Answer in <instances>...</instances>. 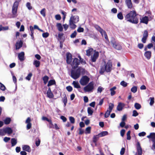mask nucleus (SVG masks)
I'll use <instances>...</instances> for the list:
<instances>
[{
    "label": "nucleus",
    "instance_id": "nucleus-37",
    "mask_svg": "<svg viewBox=\"0 0 155 155\" xmlns=\"http://www.w3.org/2000/svg\"><path fill=\"white\" fill-rule=\"evenodd\" d=\"M57 26L58 29L59 31H62L63 30V28L61 23H58Z\"/></svg>",
    "mask_w": 155,
    "mask_h": 155
},
{
    "label": "nucleus",
    "instance_id": "nucleus-13",
    "mask_svg": "<svg viewBox=\"0 0 155 155\" xmlns=\"http://www.w3.org/2000/svg\"><path fill=\"white\" fill-rule=\"evenodd\" d=\"M66 62L68 64H70L71 62L72 55L69 52L68 53L66 54Z\"/></svg>",
    "mask_w": 155,
    "mask_h": 155
},
{
    "label": "nucleus",
    "instance_id": "nucleus-4",
    "mask_svg": "<svg viewBox=\"0 0 155 155\" xmlns=\"http://www.w3.org/2000/svg\"><path fill=\"white\" fill-rule=\"evenodd\" d=\"M81 70L80 68L76 70H72L71 71V76L74 79L78 78L81 75Z\"/></svg>",
    "mask_w": 155,
    "mask_h": 155
},
{
    "label": "nucleus",
    "instance_id": "nucleus-49",
    "mask_svg": "<svg viewBox=\"0 0 155 155\" xmlns=\"http://www.w3.org/2000/svg\"><path fill=\"white\" fill-rule=\"evenodd\" d=\"M114 107V104L112 103H110L109 105V110L112 111V109H113Z\"/></svg>",
    "mask_w": 155,
    "mask_h": 155
},
{
    "label": "nucleus",
    "instance_id": "nucleus-50",
    "mask_svg": "<svg viewBox=\"0 0 155 155\" xmlns=\"http://www.w3.org/2000/svg\"><path fill=\"white\" fill-rule=\"evenodd\" d=\"M111 111H110L107 110L105 114V118H107L108 117H109L110 115V113H111Z\"/></svg>",
    "mask_w": 155,
    "mask_h": 155
},
{
    "label": "nucleus",
    "instance_id": "nucleus-10",
    "mask_svg": "<svg viewBox=\"0 0 155 155\" xmlns=\"http://www.w3.org/2000/svg\"><path fill=\"white\" fill-rule=\"evenodd\" d=\"M94 52L93 55L91 57V61L92 62H96L99 55V53L98 51H97L96 50H95L94 51Z\"/></svg>",
    "mask_w": 155,
    "mask_h": 155
},
{
    "label": "nucleus",
    "instance_id": "nucleus-53",
    "mask_svg": "<svg viewBox=\"0 0 155 155\" xmlns=\"http://www.w3.org/2000/svg\"><path fill=\"white\" fill-rule=\"evenodd\" d=\"M77 34V33L76 31H75L71 34V35L70 37L72 38H75Z\"/></svg>",
    "mask_w": 155,
    "mask_h": 155
},
{
    "label": "nucleus",
    "instance_id": "nucleus-19",
    "mask_svg": "<svg viewBox=\"0 0 155 155\" xmlns=\"http://www.w3.org/2000/svg\"><path fill=\"white\" fill-rule=\"evenodd\" d=\"M5 134L7 133L9 134H11L13 132V130L12 128L9 127H7L4 129Z\"/></svg>",
    "mask_w": 155,
    "mask_h": 155
},
{
    "label": "nucleus",
    "instance_id": "nucleus-26",
    "mask_svg": "<svg viewBox=\"0 0 155 155\" xmlns=\"http://www.w3.org/2000/svg\"><path fill=\"white\" fill-rule=\"evenodd\" d=\"M100 137L98 134L97 135H94L93 138V142L94 143L96 144L97 141L98 140L99 137Z\"/></svg>",
    "mask_w": 155,
    "mask_h": 155
},
{
    "label": "nucleus",
    "instance_id": "nucleus-58",
    "mask_svg": "<svg viewBox=\"0 0 155 155\" xmlns=\"http://www.w3.org/2000/svg\"><path fill=\"white\" fill-rule=\"evenodd\" d=\"M77 31L78 32H83L84 31V29L83 28L79 27L77 29Z\"/></svg>",
    "mask_w": 155,
    "mask_h": 155
},
{
    "label": "nucleus",
    "instance_id": "nucleus-32",
    "mask_svg": "<svg viewBox=\"0 0 155 155\" xmlns=\"http://www.w3.org/2000/svg\"><path fill=\"white\" fill-rule=\"evenodd\" d=\"M55 84L56 82L54 80H50L48 81L47 86L49 87L50 86Z\"/></svg>",
    "mask_w": 155,
    "mask_h": 155
},
{
    "label": "nucleus",
    "instance_id": "nucleus-41",
    "mask_svg": "<svg viewBox=\"0 0 155 155\" xmlns=\"http://www.w3.org/2000/svg\"><path fill=\"white\" fill-rule=\"evenodd\" d=\"M117 18L120 19L122 20L123 19L124 17L122 13L121 12H120L117 15Z\"/></svg>",
    "mask_w": 155,
    "mask_h": 155
},
{
    "label": "nucleus",
    "instance_id": "nucleus-57",
    "mask_svg": "<svg viewBox=\"0 0 155 155\" xmlns=\"http://www.w3.org/2000/svg\"><path fill=\"white\" fill-rule=\"evenodd\" d=\"M49 34L47 32L44 33L42 34V36L44 38H47L49 36Z\"/></svg>",
    "mask_w": 155,
    "mask_h": 155
},
{
    "label": "nucleus",
    "instance_id": "nucleus-46",
    "mask_svg": "<svg viewBox=\"0 0 155 155\" xmlns=\"http://www.w3.org/2000/svg\"><path fill=\"white\" fill-rule=\"evenodd\" d=\"M69 119L71 124H74L75 123V120L73 117L71 116L69 117Z\"/></svg>",
    "mask_w": 155,
    "mask_h": 155
},
{
    "label": "nucleus",
    "instance_id": "nucleus-62",
    "mask_svg": "<svg viewBox=\"0 0 155 155\" xmlns=\"http://www.w3.org/2000/svg\"><path fill=\"white\" fill-rule=\"evenodd\" d=\"M146 134V133L145 132H142L138 134V135L140 137L144 136Z\"/></svg>",
    "mask_w": 155,
    "mask_h": 155
},
{
    "label": "nucleus",
    "instance_id": "nucleus-16",
    "mask_svg": "<svg viewBox=\"0 0 155 155\" xmlns=\"http://www.w3.org/2000/svg\"><path fill=\"white\" fill-rule=\"evenodd\" d=\"M140 22L147 24L149 21L148 18L147 16H145L140 18Z\"/></svg>",
    "mask_w": 155,
    "mask_h": 155
},
{
    "label": "nucleus",
    "instance_id": "nucleus-60",
    "mask_svg": "<svg viewBox=\"0 0 155 155\" xmlns=\"http://www.w3.org/2000/svg\"><path fill=\"white\" fill-rule=\"evenodd\" d=\"M138 113L136 110H134L133 111V114L132 116L134 117H136L138 115Z\"/></svg>",
    "mask_w": 155,
    "mask_h": 155
},
{
    "label": "nucleus",
    "instance_id": "nucleus-31",
    "mask_svg": "<svg viewBox=\"0 0 155 155\" xmlns=\"http://www.w3.org/2000/svg\"><path fill=\"white\" fill-rule=\"evenodd\" d=\"M11 121V119L10 117H6L4 120V122L5 124H9Z\"/></svg>",
    "mask_w": 155,
    "mask_h": 155
},
{
    "label": "nucleus",
    "instance_id": "nucleus-27",
    "mask_svg": "<svg viewBox=\"0 0 155 155\" xmlns=\"http://www.w3.org/2000/svg\"><path fill=\"white\" fill-rule=\"evenodd\" d=\"M116 89V86H114L110 89V94L111 96H113L115 94L116 92L115 91V90Z\"/></svg>",
    "mask_w": 155,
    "mask_h": 155
},
{
    "label": "nucleus",
    "instance_id": "nucleus-42",
    "mask_svg": "<svg viewBox=\"0 0 155 155\" xmlns=\"http://www.w3.org/2000/svg\"><path fill=\"white\" fill-rule=\"evenodd\" d=\"M46 9L45 8H43L41 11H40V12L41 14L44 17H45L46 16V12H45Z\"/></svg>",
    "mask_w": 155,
    "mask_h": 155
},
{
    "label": "nucleus",
    "instance_id": "nucleus-15",
    "mask_svg": "<svg viewBox=\"0 0 155 155\" xmlns=\"http://www.w3.org/2000/svg\"><path fill=\"white\" fill-rule=\"evenodd\" d=\"M47 96L50 98H53L54 97V95L53 93L51 91V89L50 87H49L47 92Z\"/></svg>",
    "mask_w": 155,
    "mask_h": 155
},
{
    "label": "nucleus",
    "instance_id": "nucleus-23",
    "mask_svg": "<svg viewBox=\"0 0 155 155\" xmlns=\"http://www.w3.org/2000/svg\"><path fill=\"white\" fill-rule=\"evenodd\" d=\"M125 2L128 8H132L133 5L131 0H126Z\"/></svg>",
    "mask_w": 155,
    "mask_h": 155
},
{
    "label": "nucleus",
    "instance_id": "nucleus-59",
    "mask_svg": "<svg viewBox=\"0 0 155 155\" xmlns=\"http://www.w3.org/2000/svg\"><path fill=\"white\" fill-rule=\"evenodd\" d=\"M32 74L31 73H29L28 76L26 77V79L28 80H30L31 79V77Z\"/></svg>",
    "mask_w": 155,
    "mask_h": 155
},
{
    "label": "nucleus",
    "instance_id": "nucleus-25",
    "mask_svg": "<svg viewBox=\"0 0 155 155\" xmlns=\"http://www.w3.org/2000/svg\"><path fill=\"white\" fill-rule=\"evenodd\" d=\"M93 50V48H89L88 49L86 50V55L88 57L90 56L92 54V52Z\"/></svg>",
    "mask_w": 155,
    "mask_h": 155
},
{
    "label": "nucleus",
    "instance_id": "nucleus-56",
    "mask_svg": "<svg viewBox=\"0 0 155 155\" xmlns=\"http://www.w3.org/2000/svg\"><path fill=\"white\" fill-rule=\"evenodd\" d=\"M91 127H87L86 129V134H89L91 133Z\"/></svg>",
    "mask_w": 155,
    "mask_h": 155
},
{
    "label": "nucleus",
    "instance_id": "nucleus-3",
    "mask_svg": "<svg viewBox=\"0 0 155 155\" xmlns=\"http://www.w3.org/2000/svg\"><path fill=\"white\" fill-rule=\"evenodd\" d=\"M110 43L111 45L115 49L120 50L122 47L120 43L117 41L113 37H112L110 39Z\"/></svg>",
    "mask_w": 155,
    "mask_h": 155
},
{
    "label": "nucleus",
    "instance_id": "nucleus-48",
    "mask_svg": "<svg viewBox=\"0 0 155 155\" xmlns=\"http://www.w3.org/2000/svg\"><path fill=\"white\" fill-rule=\"evenodd\" d=\"M137 91V87L136 86L133 87L131 89V91L134 93H136Z\"/></svg>",
    "mask_w": 155,
    "mask_h": 155
},
{
    "label": "nucleus",
    "instance_id": "nucleus-44",
    "mask_svg": "<svg viewBox=\"0 0 155 155\" xmlns=\"http://www.w3.org/2000/svg\"><path fill=\"white\" fill-rule=\"evenodd\" d=\"M134 107L136 109L139 110L141 108V105L139 103H136L134 104Z\"/></svg>",
    "mask_w": 155,
    "mask_h": 155
},
{
    "label": "nucleus",
    "instance_id": "nucleus-7",
    "mask_svg": "<svg viewBox=\"0 0 155 155\" xmlns=\"http://www.w3.org/2000/svg\"><path fill=\"white\" fill-rule=\"evenodd\" d=\"M147 137L151 139L153 142L152 149L155 150V133L152 132L150 133V135L147 136Z\"/></svg>",
    "mask_w": 155,
    "mask_h": 155
},
{
    "label": "nucleus",
    "instance_id": "nucleus-1",
    "mask_svg": "<svg viewBox=\"0 0 155 155\" xmlns=\"http://www.w3.org/2000/svg\"><path fill=\"white\" fill-rule=\"evenodd\" d=\"M138 15L135 10L130 11L124 16L125 20L132 23L137 24L139 22Z\"/></svg>",
    "mask_w": 155,
    "mask_h": 155
},
{
    "label": "nucleus",
    "instance_id": "nucleus-64",
    "mask_svg": "<svg viewBox=\"0 0 155 155\" xmlns=\"http://www.w3.org/2000/svg\"><path fill=\"white\" fill-rule=\"evenodd\" d=\"M60 118L62 120L63 122H65L67 120L66 118L63 116H61Z\"/></svg>",
    "mask_w": 155,
    "mask_h": 155
},
{
    "label": "nucleus",
    "instance_id": "nucleus-17",
    "mask_svg": "<svg viewBox=\"0 0 155 155\" xmlns=\"http://www.w3.org/2000/svg\"><path fill=\"white\" fill-rule=\"evenodd\" d=\"M125 105L124 103L119 102L117 107V110L119 111L122 110Z\"/></svg>",
    "mask_w": 155,
    "mask_h": 155
},
{
    "label": "nucleus",
    "instance_id": "nucleus-24",
    "mask_svg": "<svg viewBox=\"0 0 155 155\" xmlns=\"http://www.w3.org/2000/svg\"><path fill=\"white\" fill-rule=\"evenodd\" d=\"M74 22H72V21L71 19L69 20V24L71 28L74 29L76 28V25L74 24Z\"/></svg>",
    "mask_w": 155,
    "mask_h": 155
},
{
    "label": "nucleus",
    "instance_id": "nucleus-38",
    "mask_svg": "<svg viewBox=\"0 0 155 155\" xmlns=\"http://www.w3.org/2000/svg\"><path fill=\"white\" fill-rule=\"evenodd\" d=\"M62 101L64 103V106L65 107L67 103V98L66 95H65L62 98Z\"/></svg>",
    "mask_w": 155,
    "mask_h": 155
},
{
    "label": "nucleus",
    "instance_id": "nucleus-35",
    "mask_svg": "<svg viewBox=\"0 0 155 155\" xmlns=\"http://www.w3.org/2000/svg\"><path fill=\"white\" fill-rule=\"evenodd\" d=\"M49 78L48 77L47 75L44 76L42 78V80L43 81L44 84H45L48 82Z\"/></svg>",
    "mask_w": 155,
    "mask_h": 155
},
{
    "label": "nucleus",
    "instance_id": "nucleus-63",
    "mask_svg": "<svg viewBox=\"0 0 155 155\" xmlns=\"http://www.w3.org/2000/svg\"><path fill=\"white\" fill-rule=\"evenodd\" d=\"M125 151V149L124 147H122L120 151V154L121 155H123L124 154Z\"/></svg>",
    "mask_w": 155,
    "mask_h": 155
},
{
    "label": "nucleus",
    "instance_id": "nucleus-2",
    "mask_svg": "<svg viewBox=\"0 0 155 155\" xmlns=\"http://www.w3.org/2000/svg\"><path fill=\"white\" fill-rule=\"evenodd\" d=\"M112 64L111 62L108 61L106 64L105 62L104 65L101 66L99 73L101 74H103L105 71L110 72L112 69Z\"/></svg>",
    "mask_w": 155,
    "mask_h": 155
},
{
    "label": "nucleus",
    "instance_id": "nucleus-54",
    "mask_svg": "<svg viewBox=\"0 0 155 155\" xmlns=\"http://www.w3.org/2000/svg\"><path fill=\"white\" fill-rule=\"evenodd\" d=\"M26 6L29 10H31L32 8V6H31V3L29 2L27 3Z\"/></svg>",
    "mask_w": 155,
    "mask_h": 155
},
{
    "label": "nucleus",
    "instance_id": "nucleus-36",
    "mask_svg": "<svg viewBox=\"0 0 155 155\" xmlns=\"http://www.w3.org/2000/svg\"><path fill=\"white\" fill-rule=\"evenodd\" d=\"M42 119L43 120H46L48 121L51 125H53L51 120V119H48L47 117H42Z\"/></svg>",
    "mask_w": 155,
    "mask_h": 155
},
{
    "label": "nucleus",
    "instance_id": "nucleus-47",
    "mask_svg": "<svg viewBox=\"0 0 155 155\" xmlns=\"http://www.w3.org/2000/svg\"><path fill=\"white\" fill-rule=\"evenodd\" d=\"M0 89L3 91H5L6 89L5 85L1 82H0Z\"/></svg>",
    "mask_w": 155,
    "mask_h": 155
},
{
    "label": "nucleus",
    "instance_id": "nucleus-39",
    "mask_svg": "<svg viewBox=\"0 0 155 155\" xmlns=\"http://www.w3.org/2000/svg\"><path fill=\"white\" fill-rule=\"evenodd\" d=\"M87 113L89 115H92L93 113V110L92 108L91 107H88L87 108Z\"/></svg>",
    "mask_w": 155,
    "mask_h": 155
},
{
    "label": "nucleus",
    "instance_id": "nucleus-8",
    "mask_svg": "<svg viewBox=\"0 0 155 155\" xmlns=\"http://www.w3.org/2000/svg\"><path fill=\"white\" fill-rule=\"evenodd\" d=\"M80 64V60L77 58H75L71 62V65L72 68L75 69L78 68V65Z\"/></svg>",
    "mask_w": 155,
    "mask_h": 155
},
{
    "label": "nucleus",
    "instance_id": "nucleus-43",
    "mask_svg": "<svg viewBox=\"0 0 155 155\" xmlns=\"http://www.w3.org/2000/svg\"><path fill=\"white\" fill-rule=\"evenodd\" d=\"M40 140L38 138H36L35 140V144L37 147H38L40 145Z\"/></svg>",
    "mask_w": 155,
    "mask_h": 155
},
{
    "label": "nucleus",
    "instance_id": "nucleus-12",
    "mask_svg": "<svg viewBox=\"0 0 155 155\" xmlns=\"http://www.w3.org/2000/svg\"><path fill=\"white\" fill-rule=\"evenodd\" d=\"M136 148L138 155H142V149L140 143L139 142H138L137 143Z\"/></svg>",
    "mask_w": 155,
    "mask_h": 155
},
{
    "label": "nucleus",
    "instance_id": "nucleus-11",
    "mask_svg": "<svg viewBox=\"0 0 155 155\" xmlns=\"http://www.w3.org/2000/svg\"><path fill=\"white\" fill-rule=\"evenodd\" d=\"M148 36V31L147 30H145L143 33V37L142 38L141 41L144 43L146 42Z\"/></svg>",
    "mask_w": 155,
    "mask_h": 155
},
{
    "label": "nucleus",
    "instance_id": "nucleus-5",
    "mask_svg": "<svg viewBox=\"0 0 155 155\" xmlns=\"http://www.w3.org/2000/svg\"><path fill=\"white\" fill-rule=\"evenodd\" d=\"M90 78L87 76H83L79 81L81 84L82 86H85L90 81Z\"/></svg>",
    "mask_w": 155,
    "mask_h": 155
},
{
    "label": "nucleus",
    "instance_id": "nucleus-6",
    "mask_svg": "<svg viewBox=\"0 0 155 155\" xmlns=\"http://www.w3.org/2000/svg\"><path fill=\"white\" fill-rule=\"evenodd\" d=\"M94 89V83L93 81L90 82L84 88V90L85 92H92Z\"/></svg>",
    "mask_w": 155,
    "mask_h": 155
},
{
    "label": "nucleus",
    "instance_id": "nucleus-28",
    "mask_svg": "<svg viewBox=\"0 0 155 155\" xmlns=\"http://www.w3.org/2000/svg\"><path fill=\"white\" fill-rule=\"evenodd\" d=\"M93 26L97 30L99 31L101 33H102L103 31V30L97 25H94Z\"/></svg>",
    "mask_w": 155,
    "mask_h": 155
},
{
    "label": "nucleus",
    "instance_id": "nucleus-51",
    "mask_svg": "<svg viewBox=\"0 0 155 155\" xmlns=\"http://www.w3.org/2000/svg\"><path fill=\"white\" fill-rule=\"evenodd\" d=\"M5 134L4 129H0V136H3Z\"/></svg>",
    "mask_w": 155,
    "mask_h": 155
},
{
    "label": "nucleus",
    "instance_id": "nucleus-34",
    "mask_svg": "<svg viewBox=\"0 0 155 155\" xmlns=\"http://www.w3.org/2000/svg\"><path fill=\"white\" fill-rule=\"evenodd\" d=\"M108 132L107 131H102L98 134V135L100 137L108 135Z\"/></svg>",
    "mask_w": 155,
    "mask_h": 155
},
{
    "label": "nucleus",
    "instance_id": "nucleus-33",
    "mask_svg": "<svg viewBox=\"0 0 155 155\" xmlns=\"http://www.w3.org/2000/svg\"><path fill=\"white\" fill-rule=\"evenodd\" d=\"M17 140L15 138H12L11 140V143L12 146L13 147L15 146L17 143Z\"/></svg>",
    "mask_w": 155,
    "mask_h": 155
},
{
    "label": "nucleus",
    "instance_id": "nucleus-61",
    "mask_svg": "<svg viewBox=\"0 0 155 155\" xmlns=\"http://www.w3.org/2000/svg\"><path fill=\"white\" fill-rule=\"evenodd\" d=\"M150 105H152L154 103V97H150Z\"/></svg>",
    "mask_w": 155,
    "mask_h": 155
},
{
    "label": "nucleus",
    "instance_id": "nucleus-45",
    "mask_svg": "<svg viewBox=\"0 0 155 155\" xmlns=\"http://www.w3.org/2000/svg\"><path fill=\"white\" fill-rule=\"evenodd\" d=\"M131 131L130 130H129L127 133V140H130L131 139V137L130 135Z\"/></svg>",
    "mask_w": 155,
    "mask_h": 155
},
{
    "label": "nucleus",
    "instance_id": "nucleus-14",
    "mask_svg": "<svg viewBox=\"0 0 155 155\" xmlns=\"http://www.w3.org/2000/svg\"><path fill=\"white\" fill-rule=\"evenodd\" d=\"M18 57L19 59L21 61H22L25 60V53L24 52H21L19 53L18 55Z\"/></svg>",
    "mask_w": 155,
    "mask_h": 155
},
{
    "label": "nucleus",
    "instance_id": "nucleus-29",
    "mask_svg": "<svg viewBox=\"0 0 155 155\" xmlns=\"http://www.w3.org/2000/svg\"><path fill=\"white\" fill-rule=\"evenodd\" d=\"M64 35V34L63 33H59L58 34L57 39L60 41H62L64 39H62V37Z\"/></svg>",
    "mask_w": 155,
    "mask_h": 155
},
{
    "label": "nucleus",
    "instance_id": "nucleus-30",
    "mask_svg": "<svg viewBox=\"0 0 155 155\" xmlns=\"http://www.w3.org/2000/svg\"><path fill=\"white\" fill-rule=\"evenodd\" d=\"M74 87L77 88H81V86L78 83V82L76 81H73L72 83Z\"/></svg>",
    "mask_w": 155,
    "mask_h": 155
},
{
    "label": "nucleus",
    "instance_id": "nucleus-20",
    "mask_svg": "<svg viewBox=\"0 0 155 155\" xmlns=\"http://www.w3.org/2000/svg\"><path fill=\"white\" fill-rule=\"evenodd\" d=\"M71 20L72 22H74V23H76L79 21V17L78 16L75 17L74 16H72L71 17L70 20Z\"/></svg>",
    "mask_w": 155,
    "mask_h": 155
},
{
    "label": "nucleus",
    "instance_id": "nucleus-52",
    "mask_svg": "<svg viewBox=\"0 0 155 155\" xmlns=\"http://www.w3.org/2000/svg\"><path fill=\"white\" fill-rule=\"evenodd\" d=\"M120 84L124 87H126L127 86V83L124 81L120 82Z\"/></svg>",
    "mask_w": 155,
    "mask_h": 155
},
{
    "label": "nucleus",
    "instance_id": "nucleus-55",
    "mask_svg": "<svg viewBox=\"0 0 155 155\" xmlns=\"http://www.w3.org/2000/svg\"><path fill=\"white\" fill-rule=\"evenodd\" d=\"M67 90L68 92H71L73 90V88L72 87L70 86H68L66 87Z\"/></svg>",
    "mask_w": 155,
    "mask_h": 155
},
{
    "label": "nucleus",
    "instance_id": "nucleus-22",
    "mask_svg": "<svg viewBox=\"0 0 155 155\" xmlns=\"http://www.w3.org/2000/svg\"><path fill=\"white\" fill-rule=\"evenodd\" d=\"M22 149L23 150L28 152H30L31 149L30 147L28 145H24L22 146Z\"/></svg>",
    "mask_w": 155,
    "mask_h": 155
},
{
    "label": "nucleus",
    "instance_id": "nucleus-18",
    "mask_svg": "<svg viewBox=\"0 0 155 155\" xmlns=\"http://www.w3.org/2000/svg\"><path fill=\"white\" fill-rule=\"evenodd\" d=\"M23 45V42L21 40L19 42H17L15 44V48L16 50H18Z\"/></svg>",
    "mask_w": 155,
    "mask_h": 155
},
{
    "label": "nucleus",
    "instance_id": "nucleus-21",
    "mask_svg": "<svg viewBox=\"0 0 155 155\" xmlns=\"http://www.w3.org/2000/svg\"><path fill=\"white\" fill-rule=\"evenodd\" d=\"M144 55L148 60L150 59L151 55V52L150 51H147L144 53Z\"/></svg>",
    "mask_w": 155,
    "mask_h": 155
},
{
    "label": "nucleus",
    "instance_id": "nucleus-9",
    "mask_svg": "<svg viewBox=\"0 0 155 155\" xmlns=\"http://www.w3.org/2000/svg\"><path fill=\"white\" fill-rule=\"evenodd\" d=\"M18 5L15 3V4H13L12 8V13L13 15V18L16 17L17 16V12Z\"/></svg>",
    "mask_w": 155,
    "mask_h": 155
},
{
    "label": "nucleus",
    "instance_id": "nucleus-40",
    "mask_svg": "<svg viewBox=\"0 0 155 155\" xmlns=\"http://www.w3.org/2000/svg\"><path fill=\"white\" fill-rule=\"evenodd\" d=\"M40 62L39 61L36 60L35 61L33 62V64L37 68L40 66Z\"/></svg>",
    "mask_w": 155,
    "mask_h": 155
}]
</instances>
